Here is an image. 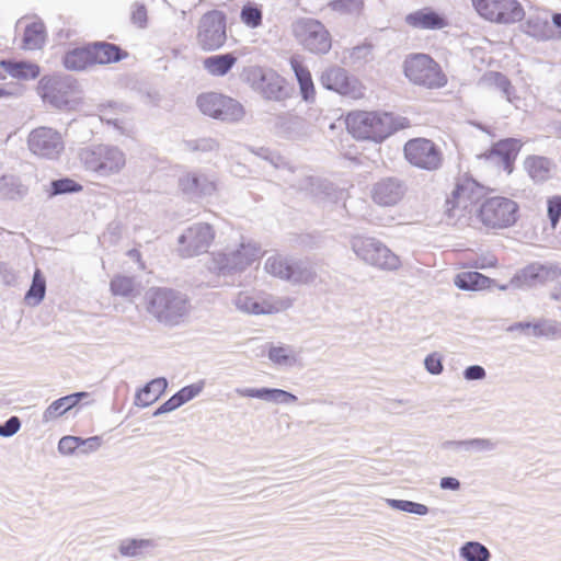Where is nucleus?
Segmentation results:
<instances>
[{"mask_svg":"<svg viewBox=\"0 0 561 561\" xmlns=\"http://www.w3.org/2000/svg\"><path fill=\"white\" fill-rule=\"evenodd\" d=\"M146 309L159 323L176 327L190 312V299L176 289L152 287L146 294Z\"/></svg>","mask_w":561,"mask_h":561,"instance_id":"nucleus-1","label":"nucleus"},{"mask_svg":"<svg viewBox=\"0 0 561 561\" xmlns=\"http://www.w3.org/2000/svg\"><path fill=\"white\" fill-rule=\"evenodd\" d=\"M348 131L358 139L380 142L397 130L390 113L355 112L346 117Z\"/></svg>","mask_w":561,"mask_h":561,"instance_id":"nucleus-2","label":"nucleus"},{"mask_svg":"<svg viewBox=\"0 0 561 561\" xmlns=\"http://www.w3.org/2000/svg\"><path fill=\"white\" fill-rule=\"evenodd\" d=\"M85 170L106 178L118 174L126 164L125 153L116 146L93 145L80 151Z\"/></svg>","mask_w":561,"mask_h":561,"instance_id":"nucleus-3","label":"nucleus"},{"mask_svg":"<svg viewBox=\"0 0 561 561\" xmlns=\"http://www.w3.org/2000/svg\"><path fill=\"white\" fill-rule=\"evenodd\" d=\"M260 254L255 244L241 242L238 247H227L214 252L208 263V270L219 275H230L244 271Z\"/></svg>","mask_w":561,"mask_h":561,"instance_id":"nucleus-4","label":"nucleus"},{"mask_svg":"<svg viewBox=\"0 0 561 561\" xmlns=\"http://www.w3.org/2000/svg\"><path fill=\"white\" fill-rule=\"evenodd\" d=\"M227 14L220 10L204 13L196 26V45L210 53L222 48L227 42Z\"/></svg>","mask_w":561,"mask_h":561,"instance_id":"nucleus-5","label":"nucleus"},{"mask_svg":"<svg viewBox=\"0 0 561 561\" xmlns=\"http://www.w3.org/2000/svg\"><path fill=\"white\" fill-rule=\"evenodd\" d=\"M351 248L358 259L380 270L396 271L401 265L399 256L375 238L353 237Z\"/></svg>","mask_w":561,"mask_h":561,"instance_id":"nucleus-6","label":"nucleus"},{"mask_svg":"<svg viewBox=\"0 0 561 561\" xmlns=\"http://www.w3.org/2000/svg\"><path fill=\"white\" fill-rule=\"evenodd\" d=\"M404 75L414 84L428 89H438L447 83L439 65L425 54H416L407 58Z\"/></svg>","mask_w":561,"mask_h":561,"instance_id":"nucleus-7","label":"nucleus"},{"mask_svg":"<svg viewBox=\"0 0 561 561\" xmlns=\"http://www.w3.org/2000/svg\"><path fill=\"white\" fill-rule=\"evenodd\" d=\"M518 205L511 198L495 196L486 198L478 209V218L490 229H503L517 220Z\"/></svg>","mask_w":561,"mask_h":561,"instance_id":"nucleus-8","label":"nucleus"},{"mask_svg":"<svg viewBox=\"0 0 561 561\" xmlns=\"http://www.w3.org/2000/svg\"><path fill=\"white\" fill-rule=\"evenodd\" d=\"M293 34L299 45L314 55H325L332 46L327 27L314 19H299L293 24Z\"/></svg>","mask_w":561,"mask_h":561,"instance_id":"nucleus-9","label":"nucleus"},{"mask_svg":"<svg viewBox=\"0 0 561 561\" xmlns=\"http://www.w3.org/2000/svg\"><path fill=\"white\" fill-rule=\"evenodd\" d=\"M476 11L485 20L499 24L523 21L525 11L517 0H471Z\"/></svg>","mask_w":561,"mask_h":561,"instance_id":"nucleus-10","label":"nucleus"},{"mask_svg":"<svg viewBox=\"0 0 561 561\" xmlns=\"http://www.w3.org/2000/svg\"><path fill=\"white\" fill-rule=\"evenodd\" d=\"M30 151L39 158L56 160L65 150V141L61 134L46 126L33 129L27 137Z\"/></svg>","mask_w":561,"mask_h":561,"instance_id":"nucleus-11","label":"nucleus"},{"mask_svg":"<svg viewBox=\"0 0 561 561\" xmlns=\"http://www.w3.org/2000/svg\"><path fill=\"white\" fill-rule=\"evenodd\" d=\"M407 160L420 169L434 171L440 168L443 154L439 148L430 139L414 138L404 145Z\"/></svg>","mask_w":561,"mask_h":561,"instance_id":"nucleus-12","label":"nucleus"},{"mask_svg":"<svg viewBox=\"0 0 561 561\" xmlns=\"http://www.w3.org/2000/svg\"><path fill=\"white\" fill-rule=\"evenodd\" d=\"M215 239V230L207 222L190 226L179 237V251L184 257H192L207 252Z\"/></svg>","mask_w":561,"mask_h":561,"instance_id":"nucleus-13","label":"nucleus"},{"mask_svg":"<svg viewBox=\"0 0 561 561\" xmlns=\"http://www.w3.org/2000/svg\"><path fill=\"white\" fill-rule=\"evenodd\" d=\"M320 83L327 90L354 100L364 95V88L359 80L350 76L346 69L339 66H331L323 70L320 76Z\"/></svg>","mask_w":561,"mask_h":561,"instance_id":"nucleus-14","label":"nucleus"},{"mask_svg":"<svg viewBox=\"0 0 561 561\" xmlns=\"http://www.w3.org/2000/svg\"><path fill=\"white\" fill-rule=\"evenodd\" d=\"M76 81L68 76H45L41 79L38 91L45 102L57 108L67 106L76 88Z\"/></svg>","mask_w":561,"mask_h":561,"instance_id":"nucleus-15","label":"nucleus"},{"mask_svg":"<svg viewBox=\"0 0 561 561\" xmlns=\"http://www.w3.org/2000/svg\"><path fill=\"white\" fill-rule=\"evenodd\" d=\"M252 88L270 101H282L287 96L284 79L272 69L252 68L249 72Z\"/></svg>","mask_w":561,"mask_h":561,"instance_id":"nucleus-16","label":"nucleus"},{"mask_svg":"<svg viewBox=\"0 0 561 561\" xmlns=\"http://www.w3.org/2000/svg\"><path fill=\"white\" fill-rule=\"evenodd\" d=\"M522 32L536 42H550L561 39V31L554 30L549 12L535 10L520 24Z\"/></svg>","mask_w":561,"mask_h":561,"instance_id":"nucleus-17","label":"nucleus"},{"mask_svg":"<svg viewBox=\"0 0 561 561\" xmlns=\"http://www.w3.org/2000/svg\"><path fill=\"white\" fill-rule=\"evenodd\" d=\"M482 196L483 187L474 180L458 183L450 197L446 199L447 213L451 216V211L456 208L469 209L472 205L479 203Z\"/></svg>","mask_w":561,"mask_h":561,"instance_id":"nucleus-18","label":"nucleus"},{"mask_svg":"<svg viewBox=\"0 0 561 561\" xmlns=\"http://www.w3.org/2000/svg\"><path fill=\"white\" fill-rule=\"evenodd\" d=\"M407 193V184L403 180L390 176L374 184L371 197L380 206L397 205Z\"/></svg>","mask_w":561,"mask_h":561,"instance_id":"nucleus-19","label":"nucleus"},{"mask_svg":"<svg viewBox=\"0 0 561 561\" xmlns=\"http://www.w3.org/2000/svg\"><path fill=\"white\" fill-rule=\"evenodd\" d=\"M233 304L238 310L252 314H271L289 307V304L280 299H263L259 301L245 293H240L234 298Z\"/></svg>","mask_w":561,"mask_h":561,"instance_id":"nucleus-20","label":"nucleus"},{"mask_svg":"<svg viewBox=\"0 0 561 561\" xmlns=\"http://www.w3.org/2000/svg\"><path fill=\"white\" fill-rule=\"evenodd\" d=\"M404 21L417 30H442L448 25L447 19L430 7L407 14Z\"/></svg>","mask_w":561,"mask_h":561,"instance_id":"nucleus-21","label":"nucleus"},{"mask_svg":"<svg viewBox=\"0 0 561 561\" xmlns=\"http://www.w3.org/2000/svg\"><path fill=\"white\" fill-rule=\"evenodd\" d=\"M236 393L243 398H255L276 404H290L298 400L294 393L278 388H237Z\"/></svg>","mask_w":561,"mask_h":561,"instance_id":"nucleus-22","label":"nucleus"},{"mask_svg":"<svg viewBox=\"0 0 561 561\" xmlns=\"http://www.w3.org/2000/svg\"><path fill=\"white\" fill-rule=\"evenodd\" d=\"M522 142L516 138H506L495 142L486 156L488 158L496 157L503 169L507 173H512L514 162L520 151Z\"/></svg>","mask_w":561,"mask_h":561,"instance_id":"nucleus-23","label":"nucleus"},{"mask_svg":"<svg viewBox=\"0 0 561 561\" xmlns=\"http://www.w3.org/2000/svg\"><path fill=\"white\" fill-rule=\"evenodd\" d=\"M479 83L486 88L500 91L502 96L511 104H515L516 101H519L515 87L512 84L511 80L502 72L488 71L481 77Z\"/></svg>","mask_w":561,"mask_h":561,"instance_id":"nucleus-24","label":"nucleus"},{"mask_svg":"<svg viewBox=\"0 0 561 561\" xmlns=\"http://www.w3.org/2000/svg\"><path fill=\"white\" fill-rule=\"evenodd\" d=\"M554 274L556 267L540 263H533L523 268L520 273L512 279V283L518 282L522 285L531 287L538 283L547 282Z\"/></svg>","mask_w":561,"mask_h":561,"instance_id":"nucleus-25","label":"nucleus"},{"mask_svg":"<svg viewBox=\"0 0 561 561\" xmlns=\"http://www.w3.org/2000/svg\"><path fill=\"white\" fill-rule=\"evenodd\" d=\"M180 187L192 196H208L215 191V184L206 175L187 173L180 179Z\"/></svg>","mask_w":561,"mask_h":561,"instance_id":"nucleus-26","label":"nucleus"},{"mask_svg":"<svg viewBox=\"0 0 561 561\" xmlns=\"http://www.w3.org/2000/svg\"><path fill=\"white\" fill-rule=\"evenodd\" d=\"M89 45L94 65L117 62L127 56V53H125L119 46L112 43L95 42Z\"/></svg>","mask_w":561,"mask_h":561,"instance_id":"nucleus-27","label":"nucleus"},{"mask_svg":"<svg viewBox=\"0 0 561 561\" xmlns=\"http://www.w3.org/2000/svg\"><path fill=\"white\" fill-rule=\"evenodd\" d=\"M88 392H76L69 396H65L55 400L50 403L43 413V422L47 423L58 416L64 415L71 408L76 407L81 399L87 398Z\"/></svg>","mask_w":561,"mask_h":561,"instance_id":"nucleus-28","label":"nucleus"},{"mask_svg":"<svg viewBox=\"0 0 561 561\" xmlns=\"http://www.w3.org/2000/svg\"><path fill=\"white\" fill-rule=\"evenodd\" d=\"M374 60V45L365 42L343 51L342 62L353 68H362Z\"/></svg>","mask_w":561,"mask_h":561,"instance_id":"nucleus-29","label":"nucleus"},{"mask_svg":"<svg viewBox=\"0 0 561 561\" xmlns=\"http://www.w3.org/2000/svg\"><path fill=\"white\" fill-rule=\"evenodd\" d=\"M168 381L163 377L154 378L146 383L135 396V404L146 408L157 401L165 391Z\"/></svg>","mask_w":561,"mask_h":561,"instance_id":"nucleus-30","label":"nucleus"},{"mask_svg":"<svg viewBox=\"0 0 561 561\" xmlns=\"http://www.w3.org/2000/svg\"><path fill=\"white\" fill-rule=\"evenodd\" d=\"M237 60L233 53L213 55L203 60V67L211 76L224 77L233 68Z\"/></svg>","mask_w":561,"mask_h":561,"instance_id":"nucleus-31","label":"nucleus"},{"mask_svg":"<svg viewBox=\"0 0 561 561\" xmlns=\"http://www.w3.org/2000/svg\"><path fill=\"white\" fill-rule=\"evenodd\" d=\"M289 64L299 83L302 99L307 102L313 100L314 85L309 69L296 57H291Z\"/></svg>","mask_w":561,"mask_h":561,"instance_id":"nucleus-32","label":"nucleus"},{"mask_svg":"<svg viewBox=\"0 0 561 561\" xmlns=\"http://www.w3.org/2000/svg\"><path fill=\"white\" fill-rule=\"evenodd\" d=\"M92 58L90 45H87L67 51L62 57V64L68 70L81 71L94 65Z\"/></svg>","mask_w":561,"mask_h":561,"instance_id":"nucleus-33","label":"nucleus"},{"mask_svg":"<svg viewBox=\"0 0 561 561\" xmlns=\"http://www.w3.org/2000/svg\"><path fill=\"white\" fill-rule=\"evenodd\" d=\"M493 284L494 279L476 271L461 272L455 278V285L462 290H482Z\"/></svg>","mask_w":561,"mask_h":561,"instance_id":"nucleus-34","label":"nucleus"},{"mask_svg":"<svg viewBox=\"0 0 561 561\" xmlns=\"http://www.w3.org/2000/svg\"><path fill=\"white\" fill-rule=\"evenodd\" d=\"M0 65L13 78L30 80L39 75V67L33 62L2 60Z\"/></svg>","mask_w":561,"mask_h":561,"instance_id":"nucleus-35","label":"nucleus"},{"mask_svg":"<svg viewBox=\"0 0 561 561\" xmlns=\"http://www.w3.org/2000/svg\"><path fill=\"white\" fill-rule=\"evenodd\" d=\"M528 335L538 339L559 340L561 339V322L554 319L540 318L531 324V332Z\"/></svg>","mask_w":561,"mask_h":561,"instance_id":"nucleus-36","label":"nucleus"},{"mask_svg":"<svg viewBox=\"0 0 561 561\" xmlns=\"http://www.w3.org/2000/svg\"><path fill=\"white\" fill-rule=\"evenodd\" d=\"M45 39L46 27L42 21H33L25 26L23 34V48L30 50L38 49L44 45Z\"/></svg>","mask_w":561,"mask_h":561,"instance_id":"nucleus-37","label":"nucleus"},{"mask_svg":"<svg viewBox=\"0 0 561 561\" xmlns=\"http://www.w3.org/2000/svg\"><path fill=\"white\" fill-rule=\"evenodd\" d=\"M27 193V187L24 186L20 178L5 174L0 178V195L5 199H21Z\"/></svg>","mask_w":561,"mask_h":561,"instance_id":"nucleus-38","label":"nucleus"},{"mask_svg":"<svg viewBox=\"0 0 561 561\" xmlns=\"http://www.w3.org/2000/svg\"><path fill=\"white\" fill-rule=\"evenodd\" d=\"M221 105L218 107L215 119L227 123L240 121L244 115L243 106L234 99L221 94Z\"/></svg>","mask_w":561,"mask_h":561,"instance_id":"nucleus-39","label":"nucleus"},{"mask_svg":"<svg viewBox=\"0 0 561 561\" xmlns=\"http://www.w3.org/2000/svg\"><path fill=\"white\" fill-rule=\"evenodd\" d=\"M525 168L536 182H545L551 176V161L545 157H528Z\"/></svg>","mask_w":561,"mask_h":561,"instance_id":"nucleus-40","label":"nucleus"},{"mask_svg":"<svg viewBox=\"0 0 561 561\" xmlns=\"http://www.w3.org/2000/svg\"><path fill=\"white\" fill-rule=\"evenodd\" d=\"M157 546L152 539H124L118 546V551L123 557L136 558L142 556V553L149 549H153Z\"/></svg>","mask_w":561,"mask_h":561,"instance_id":"nucleus-41","label":"nucleus"},{"mask_svg":"<svg viewBox=\"0 0 561 561\" xmlns=\"http://www.w3.org/2000/svg\"><path fill=\"white\" fill-rule=\"evenodd\" d=\"M46 294V280L39 270H36L31 286L24 296L26 305L35 307L39 305Z\"/></svg>","mask_w":561,"mask_h":561,"instance_id":"nucleus-42","label":"nucleus"},{"mask_svg":"<svg viewBox=\"0 0 561 561\" xmlns=\"http://www.w3.org/2000/svg\"><path fill=\"white\" fill-rule=\"evenodd\" d=\"M268 359L277 366L293 367L297 364V354L290 345L271 346Z\"/></svg>","mask_w":561,"mask_h":561,"instance_id":"nucleus-43","label":"nucleus"},{"mask_svg":"<svg viewBox=\"0 0 561 561\" xmlns=\"http://www.w3.org/2000/svg\"><path fill=\"white\" fill-rule=\"evenodd\" d=\"M316 278V271L313 266L301 260H293L289 273V282L293 283H311Z\"/></svg>","mask_w":561,"mask_h":561,"instance_id":"nucleus-44","label":"nucleus"},{"mask_svg":"<svg viewBox=\"0 0 561 561\" xmlns=\"http://www.w3.org/2000/svg\"><path fill=\"white\" fill-rule=\"evenodd\" d=\"M183 150L188 152L208 153L219 149L220 144L216 138L202 137L196 139H187L182 142Z\"/></svg>","mask_w":561,"mask_h":561,"instance_id":"nucleus-45","label":"nucleus"},{"mask_svg":"<svg viewBox=\"0 0 561 561\" xmlns=\"http://www.w3.org/2000/svg\"><path fill=\"white\" fill-rule=\"evenodd\" d=\"M293 260L280 255L270 256L265 262V270L273 276L288 280Z\"/></svg>","mask_w":561,"mask_h":561,"instance_id":"nucleus-46","label":"nucleus"},{"mask_svg":"<svg viewBox=\"0 0 561 561\" xmlns=\"http://www.w3.org/2000/svg\"><path fill=\"white\" fill-rule=\"evenodd\" d=\"M366 0H332L329 8L340 14L359 16L365 9Z\"/></svg>","mask_w":561,"mask_h":561,"instance_id":"nucleus-47","label":"nucleus"},{"mask_svg":"<svg viewBox=\"0 0 561 561\" xmlns=\"http://www.w3.org/2000/svg\"><path fill=\"white\" fill-rule=\"evenodd\" d=\"M460 556L466 561H489L491 557L488 548L477 541L466 542L460 548Z\"/></svg>","mask_w":561,"mask_h":561,"instance_id":"nucleus-48","label":"nucleus"},{"mask_svg":"<svg viewBox=\"0 0 561 561\" xmlns=\"http://www.w3.org/2000/svg\"><path fill=\"white\" fill-rule=\"evenodd\" d=\"M240 20L248 27L256 28L262 25V9L256 3L248 2L240 11Z\"/></svg>","mask_w":561,"mask_h":561,"instance_id":"nucleus-49","label":"nucleus"},{"mask_svg":"<svg viewBox=\"0 0 561 561\" xmlns=\"http://www.w3.org/2000/svg\"><path fill=\"white\" fill-rule=\"evenodd\" d=\"M221 94L216 92H209L201 94L197 98V106L201 112L215 118L218 107L221 105Z\"/></svg>","mask_w":561,"mask_h":561,"instance_id":"nucleus-50","label":"nucleus"},{"mask_svg":"<svg viewBox=\"0 0 561 561\" xmlns=\"http://www.w3.org/2000/svg\"><path fill=\"white\" fill-rule=\"evenodd\" d=\"M387 503L393 510L421 516L426 515L430 511L426 505L408 500L389 499Z\"/></svg>","mask_w":561,"mask_h":561,"instance_id":"nucleus-51","label":"nucleus"},{"mask_svg":"<svg viewBox=\"0 0 561 561\" xmlns=\"http://www.w3.org/2000/svg\"><path fill=\"white\" fill-rule=\"evenodd\" d=\"M111 290L116 296H131L135 291V278L122 275L115 276L111 280Z\"/></svg>","mask_w":561,"mask_h":561,"instance_id":"nucleus-52","label":"nucleus"},{"mask_svg":"<svg viewBox=\"0 0 561 561\" xmlns=\"http://www.w3.org/2000/svg\"><path fill=\"white\" fill-rule=\"evenodd\" d=\"M50 185L51 195L77 193L82 190L81 184L69 178L54 180Z\"/></svg>","mask_w":561,"mask_h":561,"instance_id":"nucleus-53","label":"nucleus"},{"mask_svg":"<svg viewBox=\"0 0 561 561\" xmlns=\"http://www.w3.org/2000/svg\"><path fill=\"white\" fill-rule=\"evenodd\" d=\"M203 388H204V381H199L197 383H192V385L185 386L182 389H180L176 393H174V397H175L178 403L180 404V407H182L186 402H188V401L193 400L195 397H197L203 391Z\"/></svg>","mask_w":561,"mask_h":561,"instance_id":"nucleus-54","label":"nucleus"},{"mask_svg":"<svg viewBox=\"0 0 561 561\" xmlns=\"http://www.w3.org/2000/svg\"><path fill=\"white\" fill-rule=\"evenodd\" d=\"M81 437L78 436H64L58 443V451L62 455H72L77 449H80Z\"/></svg>","mask_w":561,"mask_h":561,"instance_id":"nucleus-55","label":"nucleus"},{"mask_svg":"<svg viewBox=\"0 0 561 561\" xmlns=\"http://www.w3.org/2000/svg\"><path fill=\"white\" fill-rule=\"evenodd\" d=\"M21 428V420L13 415L9 417L5 422L0 424V436L4 438L12 437L15 435Z\"/></svg>","mask_w":561,"mask_h":561,"instance_id":"nucleus-56","label":"nucleus"},{"mask_svg":"<svg viewBox=\"0 0 561 561\" xmlns=\"http://www.w3.org/2000/svg\"><path fill=\"white\" fill-rule=\"evenodd\" d=\"M300 117L293 114H282L276 117L275 126L280 129L283 133H289L290 127H296L300 125Z\"/></svg>","mask_w":561,"mask_h":561,"instance_id":"nucleus-57","label":"nucleus"},{"mask_svg":"<svg viewBox=\"0 0 561 561\" xmlns=\"http://www.w3.org/2000/svg\"><path fill=\"white\" fill-rule=\"evenodd\" d=\"M471 453H491L497 447V443L491 438H471Z\"/></svg>","mask_w":561,"mask_h":561,"instance_id":"nucleus-58","label":"nucleus"},{"mask_svg":"<svg viewBox=\"0 0 561 561\" xmlns=\"http://www.w3.org/2000/svg\"><path fill=\"white\" fill-rule=\"evenodd\" d=\"M425 369L431 375H439L443 373L444 366L442 362V356L438 353H432L427 355L424 359Z\"/></svg>","mask_w":561,"mask_h":561,"instance_id":"nucleus-59","label":"nucleus"},{"mask_svg":"<svg viewBox=\"0 0 561 561\" xmlns=\"http://www.w3.org/2000/svg\"><path fill=\"white\" fill-rule=\"evenodd\" d=\"M548 217L554 228L561 218V196H553L548 201Z\"/></svg>","mask_w":561,"mask_h":561,"instance_id":"nucleus-60","label":"nucleus"},{"mask_svg":"<svg viewBox=\"0 0 561 561\" xmlns=\"http://www.w3.org/2000/svg\"><path fill=\"white\" fill-rule=\"evenodd\" d=\"M253 152L263 160L270 162L275 168H279L284 163L283 158L268 148L260 147L256 150H253Z\"/></svg>","mask_w":561,"mask_h":561,"instance_id":"nucleus-61","label":"nucleus"},{"mask_svg":"<svg viewBox=\"0 0 561 561\" xmlns=\"http://www.w3.org/2000/svg\"><path fill=\"white\" fill-rule=\"evenodd\" d=\"M131 22L139 27H145L147 24V9L142 3H134L131 7Z\"/></svg>","mask_w":561,"mask_h":561,"instance_id":"nucleus-62","label":"nucleus"},{"mask_svg":"<svg viewBox=\"0 0 561 561\" xmlns=\"http://www.w3.org/2000/svg\"><path fill=\"white\" fill-rule=\"evenodd\" d=\"M102 438L100 436L81 437L80 451L83 454L95 451L100 448Z\"/></svg>","mask_w":561,"mask_h":561,"instance_id":"nucleus-63","label":"nucleus"},{"mask_svg":"<svg viewBox=\"0 0 561 561\" xmlns=\"http://www.w3.org/2000/svg\"><path fill=\"white\" fill-rule=\"evenodd\" d=\"M485 376V369L480 365H471L463 370V378L466 380H482Z\"/></svg>","mask_w":561,"mask_h":561,"instance_id":"nucleus-64","label":"nucleus"}]
</instances>
